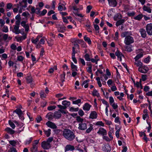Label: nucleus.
<instances>
[{"mask_svg":"<svg viewBox=\"0 0 152 152\" xmlns=\"http://www.w3.org/2000/svg\"><path fill=\"white\" fill-rule=\"evenodd\" d=\"M58 28V31L59 32L64 33L66 31V27L64 26H60Z\"/></svg>","mask_w":152,"mask_h":152,"instance_id":"9d476101","label":"nucleus"},{"mask_svg":"<svg viewBox=\"0 0 152 152\" xmlns=\"http://www.w3.org/2000/svg\"><path fill=\"white\" fill-rule=\"evenodd\" d=\"M26 38V35L25 34L23 36L21 37H16L15 38L18 42H21L22 40L25 39Z\"/></svg>","mask_w":152,"mask_h":152,"instance_id":"9b49d317","label":"nucleus"},{"mask_svg":"<svg viewBox=\"0 0 152 152\" xmlns=\"http://www.w3.org/2000/svg\"><path fill=\"white\" fill-rule=\"evenodd\" d=\"M143 56V54L140 53L137 55L135 57L134 59L136 61H137L141 57Z\"/></svg>","mask_w":152,"mask_h":152,"instance_id":"f704fd0d","label":"nucleus"},{"mask_svg":"<svg viewBox=\"0 0 152 152\" xmlns=\"http://www.w3.org/2000/svg\"><path fill=\"white\" fill-rule=\"evenodd\" d=\"M81 102V100L80 99H78L77 100L73 101V104H78Z\"/></svg>","mask_w":152,"mask_h":152,"instance_id":"bf43d9fd","label":"nucleus"},{"mask_svg":"<svg viewBox=\"0 0 152 152\" xmlns=\"http://www.w3.org/2000/svg\"><path fill=\"white\" fill-rule=\"evenodd\" d=\"M84 39L85 41L87 42L90 45L91 44V42L89 38L87 37L86 36H85L84 37Z\"/></svg>","mask_w":152,"mask_h":152,"instance_id":"c85d7f7f","label":"nucleus"},{"mask_svg":"<svg viewBox=\"0 0 152 152\" xmlns=\"http://www.w3.org/2000/svg\"><path fill=\"white\" fill-rule=\"evenodd\" d=\"M79 110L78 107L77 108H74L72 107H71L70 108V111L71 112H76L77 111Z\"/></svg>","mask_w":152,"mask_h":152,"instance_id":"58836bf2","label":"nucleus"},{"mask_svg":"<svg viewBox=\"0 0 152 152\" xmlns=\"http://www.w3.org/2000/svg\"><path fill=\"white\" fill-rule=\"evenodd\" d=\"M96 125L101 126H104V124L102 121H98L96 123Z\"/></svg>","mask_w":152,"mask_h":152,"instance_id":"680f3d73","label":"nucleus"},{"mask_svg":"<svg viewBox=\"0 0 152 152\" xmlns=\"http://www.w3.org/2000/svg\"><path fill=\"white\" fill-rule=\"evenodd\" d=\"M17 142V141L14 140H10L9 141L10 144L13 146H15Z\"/></svg>","mask_w":152,"mask_h":152,"instance_id":"72a5a7b5","label":"nucleus"},{"mask_svg":"<svg viewBox=\"0 0 152 152\" xmlns=\"http://www.w3.org/2000/svg\"><path fill=\"white\" fill-rule=\"evenodd\" d=\"M92 7L91 6V5L88 6L87 7V13H89L90 12L91 10L92 9Z\"/></svg>","mask_w":152,"mask_h":152,"instance_id":"69168bd1","label":"nucleus"},{"mask_svg":"<svg viewBox=\"0 0 152 152\" xmlns=\"http://www.w3.org/2000/svg\"><path fill=\"white\" fill-rule=\"evenodd\" d=\"M122 17V15L120 13H118L114 16V19L115 20L117 21L118 20L121 19Z\"/></svg>","mask_w":152,"mask_h":152,"instance_id":"6ab92c4d","label":"nucleus"},{"mask_svg":"<svg viewBox=\"0 0 152 152\" xmlns=\"http://www.w3.org/2000/svg\"><path fill=\"white\" fill-rule=\"evenodd\" d=\"M50 131L51 129H48L47 131H44L45 134L47 137H48L50 135Z\"/></svg>","mask_w":152,"mask_h":152,"instance_id":"e433bc0d","label":"nucleus"},{"mask_svg":"<svg viewBox=\"0 0 152 152\" xmlns=\"http://www.w3.org/2000/svg\"><path fill=\"white\" fill-rule=\"evenodd\" d=\"M37 147L36 145L33 144L32 147L31 148V152H37Z\"/></svg>","mask_w":152,"mask_h":152,"instance_id":"a878e982","label":"nucleus"},{"mask_svg":"<svg viewBox=\"0 0 152 152\" xmlns=\"http://www.w3.org/2000/svg\"><path fill=\"white\" fill-rule=\"evenodd\" d=\"M40 96L41 97L45 98L46 96V95L44 93L43 91H41L40 93Z\"/></svg>","mask_w":152,"mask_h":152,"instance_id":"6e6d98bb","label":"nucleus"},{"mask_svg":"<svg viewBox=\"0 0 152 152\" xmlns=\"http://www.w3.org/2000/svg\"><path fill=\"white\" fill-rule=\"evenodd\" d=\"M5 130L8 133L11 134H14L15 132L14 130L9 127L6 128L5 129Z\"/></svg>","mask_w":152,"mask_h":152,"instance_id":"4be33fe9","label":"nucleus"},{"mask_svg":"<svg viewBox=\"0 0 152 152\" xmlns=\"http://www.w3.org/2000/svg\"><path fill=\"white\" fill-rule=\"evenodd\" d=\"M109 5L112 7H115L117 4L116 0H107Z\"/></svg>","mask_w":152,"mask_h":152,"instance_id":"1a4fd4ad","label":"nucleus"},{"mask_svg":"<svg viewBox=\"0 0 152 152\" xmlns=\"http://www.w3.org/2000/svg\"><path fill=\"white\" fill-rule=\"evenodd\" d=\"M62 104L64 105V106H62L61 105H58L57 106L61 109L64 110L66 108L67 106H69L70 105V103L69 101L64 100L62 102Z\"/></svg>","mask_w":152,"mask_h":152,"instance_id":"f03ea898","label":"nucleus"},{"mask_svg":"<svg viewBox=\"0 0 152 152\" xmlns=\"http://www.w3.org/2000/svg\"><path fill=\"white\" fill-rule=\"evenodd\" d=\"M40 37V36H38L35 39H34L33 38H32L31 39L32 42L34 44H36V43L39 40V39Z\"/></svg>","mask_w":152,"mask_h":152,"instance_id":"c756f323","label":"nucleus"},{"mask_svg":"<svg viewBox=\"0 0 152 152\" xmlns=\"http://www.w3.org/2000/svg\"><path fill=\"white\" fill-rule=\"evenodd\" d=\"M115 55L117 56L118 58H120V60L121 61H122L121 57L122 56L124 57V56L122 53L119 51L117 50L115 53Z\"/></svg>","mask_w":152,"mask_h":152,"instance_id":"ddd939ff","label":"nucleus"},{"mask_svg":"<svg viewBox=\"0 0 152 152\" xmlns=\"http://www.w3.org/2000/svg\"><path fill=\"white\" fill-rule=\"evenodd\" d=\"M97 133L102 135L103 136L106 135L107 134L106 131L103 128H100L99 131L97 132Z\"/></svg>","mask_w":152,"mask_h":152,"instance_id":"6e6552de","label":"nucleus"},{"mask_svg":"<svg viewBox=\"0 0 152 152\" xmlns=\"http://www.w3.org/2000/svg\"><path fill=\"white\" fill-rule=\"evenodd\" d=\"M139 31L140 33L141 37H142L145 38L146 37L147 34L146 31L144 29L141 28L140 29Z\"/></svg>","mask_w":152,"mask_h":152,"instance_id":"4468645a","label":"nucleus"},{"mask_svg":"<svg viewBox=\"0 0 152 152\" xmlns=\"http://www.w3.org/2000/svg\"><path fill=\"white\" fill-rule=\"evenodd\" d=\"M19 26H14V30L13 32L15 33L16 34H19V33H21V31L19 29Z\"/></svg>","mask_w":152,"mask_h":152,"instance_id":"a211bd4d","label":"nucleus"},{"mask_svg":"<svg viewBox=\"0 0 152 152\" xmlns=\"http://www.w3.org/2000/svg\"><path fill=\"white\" fill-rule=\"evenodd\" d=\"M26 80L27 83H30L33 81V79L31 76H28L26 78Z\"/></svg>","mask_w":152,"mask_h":152,"instance_id":"7c9ffc66","label":"nucleus"},{"mask_svg":"<svg viewBox=\"0 0 152 152\" xmlns=\"http://www.w3.org/2000/svg\"><path fill=\"white\" fill-rule=\"evenodd\" d=\"M75 149L74 146L70 145H67L65 148V151H73Z\"/></svg>","mask_w":152,"mask_h":152,"instance_id":"f8f14e48","label":"nucleus"},{"mask_svg":"<svg viewBox=\"0 0 152 152\" xmlns=\"http://www.w3.org/2000/svg\"><path fill=\"white\" fill-rule=\"evenodd\" d=\"M65 73L63 72V74L61 75V80L62 82L63 83L64 81V79L65 78Z\"/></svg>","mask_w":152,"mask_h":152,"instance_id":"c9c22d12","label":"nucleus"},{"mask_svg":"<svg viewBox=\"0 0 152 152\" xmlns=\"http://www.w3.org/2000/svg\"><path fill=\"white\" fill-rule=\"evenodd\" d=\"M53 113H50L46 115V118H47L48 120H50L53 119Z\"/></svg>","mask_w":152,"mask_h":152,"instance_id":"cd10ccee","label":"nucleus"},{"mask_svg":"<svg viewBox=\"0 0 152 152\" xmlns=\"http://www.w3.org/2000/svg\"><path fill=\"white\" fill-rule=\"evenodd\" d=\"M109 102L111 105L114 102V100L112 96H110L109 97Z\"/></svg>","mask_w":152,"mask_h":152,"instance_id":"e2e57ef3","label":"nucleus"},{"mask_svg":"<svg viewBox=\"0 0 152 152\" xmlns=\"http://www.w3.org/2000/svg\"><path fill=\"white\" fill-rule=\"evenodd\" d=\"M135 64L137 66H142V64L140 61H137L135 63Z\"/></svg>","mask_w":152,"mask_h":152,"instance_id":"09e8293b","label":"nucleus"},{"mask_svg":"<svg viewBox=\"0 0 152 152\" xmlns=\"http://www.w3.org/2000/svg\"><path fill=\"white\" fill-rule=\"evenodd\" d=\"M135 12H127V15L129 16H133L135 15Z\"/></svg>","mask_w":152,"mask_h":152,"instance_id":"37998d69","label":"nucleus"},{"mask_svg":"<svg viewBox=\"0 0 152 152\" xmlns=\"http://www.w3.org/2000/svg\"><path fill=\"white\" fill-rule=\"evenodd\" d=\"M91 105L88 103H85L83 107V109L84 110L88 111L89 110Z\"/></svg>","mask_w":152,"mask_h":152,"instance_id":"f3484780","label":"nucleus"},{"mask_svg":"<svg viewBox=\"0 0 152 152\" xmlns=\"http://www.w3.org/2000/svg\"><path fill=\"white\" fill-rule=\"evenodd\" d=\"M36 120L37 123H39L42 120V118L40 116H38L36 118Z\"/></svg>","mask_w":152,"mask_h":152,"instance_id":"603ef678","label":"nucleus"},{"mask_svg":"<svg viewBox=\"0 0 152 152\" xmlns=\"http://www.w3.org/2000/svg\"><path fill=\"white\" fill-rule=\"evenodd\" d=\"M97 117V114L95 111L92 112L90 114L89 118L91 119H95Z\"/></svg>","mask_w":152,"mask_h":152,"instance_id":"2eb2a0df","label":"nucleus"},{"mask_svg":"<svg viewBox=\"0 0 152 152\" xmlns=\"http://www.w3.org/2000/svg\"><path fill=\"white\" fill-rule=\"evenodd\" d=\"M146 30L149 35H152V23L148 24L146 27Z\"/></svg>","mask_w":152,"mask_h":152,"instance_id":"20e7f679","label":"nucleus"},{"mask_svg":"<svg viewBox=\"0 0 152 152\" xmlns=\"http://www.w3.org/2000/svg\"><path fill=\"white\" fill-rule=\"evenodd\" d=\"M148 70V68H147V69H145V71H144L143 70V69L142 68L140 67L138 69L139 71L142 73H145L147 72Z\"/></svg>","mask_w":152,"mask_h":152,"instance_id":"473e14b6","label":"nucleus"},{"mask_svg":"<svg viewBox=\"0 0 152 152\" xmlns=\"http://www.w3.org/2000/svg\"><path fill=\"white\" fill-rule=\"evenodd\" d=\"M31 12H30V13L32 14H34V13H36V9H35V7H31Z\"/></svg>","mask_w":152,"mask_h":152,"instance_id":"ea45409f","label":"nucleus"},{"mask_svg":"<svg viewBox=\"0 0 152 152\" xmlns=\"http://www.w3.org/2000/svg\"><path fill=\"white\" fill-rule=\"evenodd\" d=\"M12 5L11 3H9L7 4L6 7L7 8V9H10L12 7Z\"/></svg>","mask_w":152,"mask_h":152,"instance_id":"338daca9","label":"nucleus"},{"mask_svg":"<svg viewBox=\"0 0 152 152\" xmlns=\"http://www.w3.org/2000/svg\"><path fill=\"white\" fill-rule=\"evenodd\" d=\"M134 42L133 38L130 36H126L124 40V42L126 45H129Z\"/></svg>","mask_w":152,"mask_h":152,"instance_id":"7ed1b4c3","label":"nucleus"},{"mask_svg":"<svg viewBox=\"0 0 152 152\" xmlns=\"http://www.w3.org/2000/svg\"><path fill=\"white\" fill-rule=\"evenodd\" d=\"M128 32H125L122 33L121 34V36L123 37L128 36Z\"/></svg>","mask_w":152,"mask_h":152,"instance_id":"4d7b16f0","label":"nucleus"},{"mask_svg":"<svg viewBox=\"0 0 152 152\" xmlns=\"http://www.w3.org/2000/svg\"><path fill=\"white\" fill-rule=\"evenodd\" d=\"M143 17V15L142 14H139L137 16L135 17L134 18V19L135 20H141Z\"/></svg>","mask_w":152,"mask_h":152,"instance_id":"bb28decb","label":"nucleus"},{"mask_svg":"<svg viewBox=\"0 0 152 152\" xmlns=\"http://www.w3.org/2000/svg\"><path fill=\"white\" fill-rule=\"evenodd\" d=\"M2 31L4 32H7L8 31V29L7 26H4L2 29Z\"/></svg>","mask_w":152,"mask_h":152,"instance_id":"49530a36","label":"nucleus"},{"mask_svg":"<svg viewBox=\"0 0 152 152\" xmlns=\"http://www.w3.org/2000/svg\"><path fill=\"white\" fill-rule=\"evenodd\" d=\"M76 120L78 122L82 123L83 121V119L81 118L80 116H78L76 117Z\"/></svg>","mask_w":152,"mask_h":152,"instance_id":"a19ab883","label":"nucleus"},{"mask_svg":"<svg viewBox=\"0 0 152 152\" xmlns=\"http://www.w3.org/2000/svg\"><path fill=\"white\" fill-rule=\"evenodd\" d=\"M62 135L67 140L72 141L75 137L73 132L69 129H65L63 131Z\"/></svg>","mask_w":152,"mask_h":152,"instance_id":"f257e3e1","label":"nucleus"},{"mask_svg":"<svg viewBox=\"0 0 152 152\" xmlns=\"http://www.w3.org/2000/svg\"><path fill=\"white\" fill-rule=\"evenodd\" d=\"M71 68L72 71H78L77 67L72 62L71 63Z\"/></svg>","mask_w":152,"mask_h":152,"instance_id":"b1692460","label":"nucleus"},{"mask_svg":"<svg viewBox=\"0 0 152 152\" xmlns=\"http://www.w3.org/2000/svg\"><path fill=\"white\" fill-rule=\"evenodd\" d=\"M9 152H17L16 148L14 147L11 148L8 150Z\"/></svg>","mask_w":152,"mask_h":152,"instance_id":"c03bdc74","label":"nucleus"},{"mask_svg":"<svg viewBox=\"0 0 152 152\" xmlns=\"http://www.w3.org/2000/svg\"><path fill=\"white\" fill-rule=\"evenodd\" d=\"M101 101L103 104H106V106H107V107H109V104L104 99H101Z\"/></svg>","mask_w":152,"mask_h":152,"instance_id":"13d9d810","label":"nucleus"},{"mask_svg":"<svg viewBox=\"0 0 152 152\" xmlns=\"http://www.w3.org/2000/svg\"><path fill=\"white\" fill-rule=\"evenodd\" d=\"M143 9L144 11H146L148 13H151V10L150 7L145 5L143 6Z\"/></svg>","mask_w":152,"mask_h":152,"instance_id":"5701e85b","label":"nucleus"},{"mask_svg":"<svg viewBox=\"0 0 152 152\" xmlns=\"http://www.w3.org/2000/svg\"><path fill=\"white\" fill-rule=\"evenodd\" d=\"M8 35L7 34H4L3 35V39L4 41H6L8 38Z\"/></svg>","mask_w":152,"mask_h":152,"instance_id":"0e129e2a","label":"nucleus"},{"mask_svg":"<svg viewBox=\"0 0 152 152\" xmlns=\"http://www.w3.org/2000/svg\"><path fill=\"white\" fill-rule=\"evenodd\" d=\"M92 95L94 96H97L99 97V94L98 93L97 91L95 89H94L92 92Z\"/></svg>","mask_w":152,"mask_h":152,"instance_id":"2f4dec72","label":"nucleus"},{"mask_svg":"<svg viewBox=\"0 0 152 152\" xmlns=\"http://www.w3.org/2000/svg\"><path fill=\"white\" fill-rule=\"evenodd\" d=\"M90 66L88 67L87 69V72L90 73H91L92 72V65L90 64L89 65Z\"/></svg>","mask_w":152,"mask_h":152,"instance_id":"3c124183","label":"nucleus"},{"mask_svg":"<svg viewBox=\"0 0 152 152\" xmlns=\"http://www.w3.org/2000/svg\"><path fill=\"white\" fill-rule=\"evenodd\" d=\"M94 26L96 31H97V32L99 33V26L97 24H94Z\"/></svg>","mask_w":152,"mask_h":152,"instance_id":"79ce46f5","label":"nucleus"},{"mask_svg":"<svg viewBox=\"0 0 152 152\" xmlns=\"http://www.w3.org/2000/svg\"><path fill=\"white\" fill-rule=\"evenodd\" d=\"M9 123L12 129H14L15 128V124L11 121H9Z\"/></svg>","mask_w":152,"mask_h":152,"instance_id":"a18cd8bd","label":"nucleus"},{"mask_svg":"<svg viewBox=\"0 0 152 152\" xmlns=\"http://www.w3.org/2000/svg\"><path fill=\"white\" fill-rule=\"evenodd\" d=\"M111 150L110 147L108 145H107L104 146V151L105 152H110Z\"/></svg>","mask_w":152,"mask_h":152,"instance_id":"412c9836","label":"nucleus"},{"mask_svg":"<svg viewBox=\"0 0 152 152\" xmlns=\"http://www.w3.org/2000/svg\"><path fill=\"white\" fill-rule=\"evenodd\" d=\"M125 48L126 50L128 52H130L132 51V50L130 46H126L125 47Z\"/></svg>","mask_w":152,"mask_h":152,"instance_id":"864d4df0","label":"nucleus"},{"mask_svg":"<svg viewBox=\"0 0 152 152\" xmlns=\"http://www.w3.org/2000/svg\"><path fill=\"white\" fill-rule=\"evenodd\" d=\"M13 112L16 113L20 118V117L22 118L21 115L23 114V113L22 111L20 109L17 108L14 110Z\"/></svg>","mask_w":152,"mask_h":152,"instance_id":"dca6fc26","label":"nucleus"},{"mask_svg":"<svg viewBox=\"0 0 152 152\" xmlns=\"http://www.w3.org/2000/svg\"><path fill=\"white\" fill-rule=\"evenodd\" d=\"M56 106H51L48 107V109L49 110H51L56 108Z\"/></svg>","mask_w":152,"mask_h":152,"instance_id":"5fc2aeb1","label":"nucleus"},{"mask_svg":"<svg viewBox=\"0 0 152 152\" xmlns=\"http://www.w3.org/2000/svg\"><path fill=\"white\" fill-rule=\"evenodd\" d=\"M41 146L45 149H48L51 147V145L50 143L44 141L41 143Z\"/></svg>","mask_w":152,"mask_h":152,"instance_id":"39448f33","label":"nucleus"},{"mask_svg":"<svg viewBox=\"0 0 152 152\" xmlns=\"http://www.w3.org/2000/svg\"><path fill=\"white\" fill-rule=\"evenodd\" d=\"M78 113L79 115L81 116H82L84 114V112L82 110H80Z\"/></svg>","mask_w":152,"mask_h":152,"instance_id":"052dcab7","label":"nucleus"},{"mask_svg":"<svg viewBox=\"0 0 152 152\" xmlns=\"http://www.w3.org/2000/svg\"><path fill=\"white\" fill-rule=\"evenodd\" d=\"M47 12V10H46L44 9L43 10L42 12L39 15L43 16L45 15Z\"/></svg>","mask_w":152,"mask_h":152,"instance_id":"8fccbe9b","label":"nucleus"},{"mask_svg":"<svg viewBox=\"0 0 152 152\" xmlns=\"http://www.w3.org/2000/svg\"><path fill=\"white\" fill-rule=\"evenodd\" d=\"M89 81V80H86L83 82V85L85 84V85L84 86V87L85 88H87L88 87V83H87Z\"/></svg>","mask_w":152,"mask_h":152,"instance_id":"4c0bfd02","label":"nucleus"},{"mask_svg":"<svg viewBox=\"0 0 152 152\" xmlns=\"http://www.w3.org/2000/svg\"><path fill=\"white\" fill-rule=\"evenodd\" d=\"M61 113L58 111H56L55 112L53 116L56 118H58L61 117Z\"/></svg>","mask_w":152,"mask_h":152,"instance_id":"aec40b11","label":"nucleus"},{"mask_svg":"<svg viewBox=\"0 0 152 152\" xmlns=\"http://www.w3.org/2000/svg\"><path fill=\"white\" fill-rule=\"evenodd\" d=\"M85 58L87 61H90L91 59L89 57V56L88 54H86L85 55Z\"/></svg>","mask_w":152,"mask_h":152,"instance_id":"de8ad7c7","label":"nucleus"},{"mask_svg":"<svg viewBox=\"0 0 152 152\" xmlns=\"http://www.w3.org/2000/svg\"><path fill=\"white\" fill-rule=\"evenodd\" d=\"M125 20L121 19L119 20H118L116 23V26H118L121 25L122 23L124 22Z\"/></svg>","mask_w":152,"mask_h":152,"instance_id":"393cba45","label":"nucleus"},{"mask_svg":"<svg viewBox=\"0 0 152 152\" xmlns=\"http://www.w3.org/2000/svg\"><path fill=\"white\" fill-rule=\"evenodd\" d=\"M23 59V57L22 56H19L18 57L17 60L19 61H21Z\"/></svg>","mask_w":152,"mask_h":152,"instance_id":"774afa93","label":"nucleus"},{"mask_svg":"<svg viewBox=\"0 0 152 152\" xmlns=\"http://www.w3.org/2000/svg\"><path fill=\"white\" fill-rule=\"evenodd\" d=\"M46 125L49 127L53 129L56 128L57 126L55 124L50 121H48L46 123Z\"/></svg>","mask_w":152,"mask_h":152,"instance_id":"0eeeda50","label":"nucleus"},{"mask_svg":"<svg viewBox=\"0 0 152 152\" xmlns=\"http://www.w3.org/2000/svg\"><path fill=\"white\" fill-rule=\"evenodd\" d=\"M87 124L86 123H80L79 124L78 128L80 130H84L87 129Z\"/></svg>","mask_w":152,"mask_h":152,"instance_id":"423d86ee","label":"nucleus"}]
</instances>
